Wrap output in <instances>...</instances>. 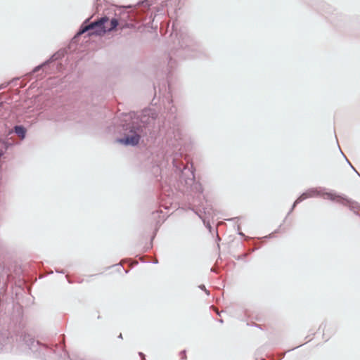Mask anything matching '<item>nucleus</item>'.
Returning <instances> with one entry per match:
<instances>
[{"label": "nucleus", "instance_id": "obj_1", "mask_svg": "<svg viewBox=\"0 0 360 360\" xmlns=\"http://www.w3.org/2000/svg\"><path fill=\"white\" fill-rule=\"evenodd\" d=\"M120 25L118 20L115 18H110L109 17L104 16L98 19L97 21L92 22L84 27L79 32V34L86 32V31L92 30L89 33L90 35L102 36L106 32H110L116 30V28Z\"/></svg>", "mask_w": 360, "mask_h": 360}, {"label": "nucleus", "instance_id": "obj_5", "mask_svg": "<svg viewBox=\"0 0 360 360\" xmlns=\"http://www.w3.org/2000/svg\"><path fill=\"white\" fill-rule=\"evenodd\" d=\"M311 196V195H309V193H303L297 199V200L295 201V203H298V202L302 201L303 200H305Z\"/></svg>", "mask_w": 360, "mask_h": 360}, {"label": "nucleus", "instance_id": "obj_3", "mask_svg": "<svg viewBox=\"0 0 360 360\" xmlns=\"http://www.w3.org/2000/svg\"><path fill=\"white\" fill-rule=\"evenodd\" d=\"M15 132L18 134L20 139H22V127L15 126L14 128Z\"/></svg>", "mask_w": 360, "mask_h": 360}, {"label": "nucleus", "instance_id": "obj_6", "mask_svg": "<svg viewBox=\"0 0 360 360\" xmlns=\"http://www.w3.org/2000/svg\"><path fill=\"white\" fill-rule=\"evenodd\" d=\"M181 358L182 359H186V353H185V352H183L181 354Z\"/></svg>", "mask_w": 360, "mask_h": 360}, {"label": "nucleus", "instance_id": "obj_4", "mask_svg": "<svg viewBox=\"0 0 360 360\" xmlns=\"http://www.w3.org/2000/svg\"><path fill=\"white\" fill-rule=\"evenodd\" d=\"M327 196L328 198L333 200H336L338 202H340L341 200H342V198L340 196H338V195H335L334 194H332V193H327Z\"/></svg>", "mask_w": 360, "mask_h": 360}, {"label": "nucleus", "instance_id": "obj_2", "mask_svg": "<svg viewBox=\"0 0 360 360\" xmlns=\"http://www.w3.org/2000/svg\"><path fill=\"white\" fill-rule=\"evenodd\" d=\"M131 135L126 136V138L118 139V142L125 144L135 146L139 143L140 140V135L136 131L131 130Z\"/></svg>", "mask_w": 360, "mask_h": 360}]
</instances>
